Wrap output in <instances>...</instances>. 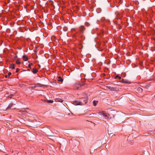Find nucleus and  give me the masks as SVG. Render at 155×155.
<instances>
[{
	"instance_id": "f257e3e1",
	"label": "nucleus",
	"mask_w": 155,
	"mask_h": 155,
	"mask_svg": "<svg viewBox=\"0 0 155 155\" xmlns=\"http://www.w3.org/2000/svg\"><path fill=\"white\" fill-rule=\"evenodd\" d=\"M81 101H75L73 102V104L75 105H82L86 104L87 102V100L86 98L82 99Z\"/></svg>"
},
{
	"instance_id": "f03ea898",
	"label": "nucleus",
	"mask_w": 155,
	"mask_h": 155,
	"mask_svg": "<svg viewBox=\"0 0 155 155\" xmlns=\"http://www.w3.org/2000/svg\"><path fill=\"white\" fill-rule=\"evenodd\" d=\"M84 85V84L80 82H78L74 84L73 88L75 90H78L79 89L80 87Z\"/></svg>"
},
{
	"instance_id": "7ed1b4c3",
	"label": "nucleus",
	"mask_w": 155,
	"mask_h": 155,
	"mask_svg": "<svg viewBox=\"0 0 155 155\" xmlns=\"http://www.w3.org/2000/svg\"><path fill=\"white\" fill-rule=\"evenodd\" d=\"M85 30V28L84 26H81L78 28V31L80 34V37L82 36L84 31Z\"/></svg>"
},
{
	"instance_id": "20e7f679",
	"label": "nucleus",
	"mask_w": 155,
	"mask_h": 155,
	"mask_svg": "<svg viewBox=\"0 0 155 155\" xmlns=\"http://www.w3.org/2000/svg\"><path fill=\"white\" fill-rule=\"evenodd\" d=\"M137 91L139 93H141L143 91V89L141 87H138L137 88Z\"/></svg>"
},
{
	"instance_id": "39448f33",
	"label": "nucleus",
	"mask_w": 155,
	"mask_h": 155,
	"mask_svg": "<svg viewBox=\"0 0 155 155\" xmlns=\"http://www.w3.org/2000/svg\"><path fill=\"white\" fill-rule=\"evenodd\" d=\"M23 60L24 61H27L28 60V58L27 56H25V55H23Z\"/></svg>"
},
{
	"instance_id": "423d86ee",
	"label": "nucleus",
	"mask_w": 155,
	"mask_h": 155,
	"mask_svg": "<svg viewBox=\"0 0 155 155\" xmlns=\"http://www.w3.org/2000/svg\"><path fill=\"white\" fill-rule=\"evenodd\" d=\"M32 72L34 74H36L38 72V70L35 68H33L32 69Z\"/></svg>"
},
{
	"instance_id": "0eeeda50",
	"label": "nucleus",
	"mask_w": 155,
	"mask_h": 155,
	"mask_svg": "<svg viewBox=\"0 0 155 155\" xmlns=\"http://www.w3.org/2000/svg\"><path fill=\"white\" fill-rule=\"evenodd\" d=\"M58 81H60V82H62L63 81V79L62 78H61V76H59L58 77Z\"/></svg>"
},
{
	"instance_id": "6e6552de",
	"label": "nucleus",
	"mask_w": 155,
	"mask_h": 155,
	"mask_svg": "<svg viewBox=\"0 0 155 155\" xmlns=\"http://www.w3.org/2000/svg\"><path fill=\"white\" fill-rule=\"evenodd\" d=\"M9 68L14 69L15 68V64H11Z\"/></svg>"
},
{
	"instance_id": "1a4fd4ad",
	"label": "nucleus",
	"mask_w": 155,
	"mask_h": 155,
	"mask_svg": "<svg viewBox=\"0 0 155 155\" xmlns=\"http://www.w3.org/2000/svg\"><path fill=\"white\" fill-rule=\"evenodd\" d=\"M11 74H12V73L11 72H9L8 74V75H5V78H7L8 77H9Z\"/></svg>"
},
{
	"instance_id": "9d476101",
	"label": "nucleus",
	"mask_w": 155,
	"mask_h": 155,
	"mask_svg": "<svg viewBox=\"0 0 155 155\" xmlns=\"http://www.w3.org/2000/svg\"><path fill=\"white\" fill-rule=\"evenodd\" d=\"M100 113H101L102 115L104 117H107V115L106 114H105L104 113H101L99 112Z\"/></svg>"
},
{
	"instance_id": "9b49d317",
	"label": "nucleus",
	"mask_w": 155,
	"mask_h": 155,
	"mask_svg": "<svg viewBox=\"0 0 155 155\" xmlns=\"http://www.w3.org/2000/svg\"><path fill=\"white\" fill-rule=\"evenodd\" d=\"M97 103H98V101H93V105L94 106H96L97 105Z\"/></svg>"
},
{
	"instance_id": "f8f14e48",
	"label": "nucleus",
	"mask_w": 155,
	"mask_h": 155,
	"mask_svg": "<svg viewBox=\"0 0 155 155\" xmlns=\"http://www.w3.org/2000/svg\"><path fill=\"white\" fill-rule=\"evenodd\" d=\"M121 82L124 83H129V82L127 81H126L124 79H122L121 80Z\"/></svg>"
},
{
	"instance_id": "ddd939ff",
	"label": "nucleus",
	"mask_w": 155,
	"mask_h": 155,
	"mask_svg": "<svg viewBox=\"0 0 155 155\" xmlns=\"http://www.w3.org/2000/svg\"><path fill=\"white\" fill-rule=\"evenodd\" d=\"M13 106V104H10L8 106V107L7 108V109H9V108H10L12 107V106Z\"/></svg>"
},
{
	"instance_id": "4468645a",
	"label": "nucleus",
	"mask_w": 155,
	"mask_h": 155,
	"mask_svg": "<svg viewBox=\"0 0 155 155\" xmlns=\"http://www.w3.org/2000/svg\"><path fill=\"white\" fill-rule=\"evenodd\" d=\"M56 101L57 102H59L62 103L63 102V100L61 99H57Z\"/></svg>"
},
{
	"instance_id": "2eb2a0df",
	"label": "nucleus",
	"mask_w": 155,
	"mask_h": 155,
	"mask_svg": "<svg viewBox=\"0 0 155 155\" xmlns=\"http://www.w3.org/2000/svg\"><path fill=\"white\" fill-rule=\"evenodd\" d=\"M85 25L87 27H88L90 25V24L88 22H86L85 23Z\"/></svg>"
},
{
	"instance_id": "dca6fc26",
	"label": "nucleus",
	"mask_w": 155,
	"mask_h": 155,
	"mask_svg": "<svg viewBox=\"0 0 155 155\" xmlns=\"http://www.w3.org/2000/svg\"><path fill=\"white\" fill-rule=\"evenodd\" d=\"M116 87H111L110 90L111 91H116Z\"/></svg>"
},
{
	"instance_id": "f3484780",
	"label": "nucleus",
	"mask_w": 155,
	"mask_h": 155,
	"mask_svg": "<svg viewBox=\"0 0 155 155\" xmlns=\"http://www.w3.org/2000/svg\"><path fill=\"white\" fill-rule=\"evenodd\" d=\"M9 94L8 93H6L5 95V96L6 97H9Z\"/></svg>"
},
{
	"instance_id": "a211bd4d",
	"label": "nucleus",
	"mask_w": 155,
	"mask_h": 155,
	"mask_svg": "<svg viewBox=\"0 0 155 155\" xmlns=\"http://www.w3.org/2000/svg\"><path fill=\"white\" fill-rule=\"evenodd\" d=\"M118 78L119 80H120L121 79V77L119 76L118 75H117L115 76V78Z\"/></svg>"
},
{
	"instance_id": "6ab92c4d",
	"label": "nucleus",
	"mask_w": 155,
	"mask_h": 155,
	"mask_svg": "<svg viewBox=\"0 0 155 155\" xmlns=\"http://www.w3.org/2000/svg\"><path fill=\"white\" fill-rule=\"evenodd\" d=\"M16 64H21V62L18 60H17L16 61Z\"/></svg>"
},
{
	"instance_id": "aec40b11",
	"label": "nucleus",
	"mask_w": 155,
	"mask_h": 155,
	"mask_svg": "<svg viewBox=\"0 0 155 155\" xmlns=\"http://www.w3.org/2000/svg\"><path fill=\"white\" fill-rule=\"evenodd\" d=\"M14 96V95L13 94H10L9 95V97L11 98Z\"/></svg>"
},
{
	"instance_id": "412c9836",
	"label": "nucleus",
	"mask_w": 155,
	"mask_h": 155,
	"mask_svg": "<svg viewBox=\"0 0 155 155\" xmlns=\"http://www.w3.org/2000/svg\"><path fill=\"white\" fill-rule=\"evenodd\" d=\"M47 102L49 103H52L53 101L52 100H48Z\"/></svg>"
},
{
	"instance_id": "4be33fe9",
	"label": "nucleus",
	"mask_w": 155,
	"mask_h": 155,
	"mask_svg": "<svg viewBox=\"0 0 155 155\" xmlns=\"http://www.w3.org/2000/svg\"><path fill=\"white\" fill-rule=\"evenodd\" d=\"M33 64L32 63H31V64H29L28 65V67L29 68H31V65H32Z\"/></svg>"
},
{
	"instance_id": "5701e85b",
	"label": "nucleus",
	"mask_w": 155,
	"mask_h": 155,
	"mask_svg": "<svg viewBox=\"0 0 155 155\" xmlns=\"http://www.w3.org/2000/svg\"><path fill=\"white\" fill-rule=\"evenodd\" d=\"M107 87L110 90L111 87H110V86H107Z\"/></svg>"
},
{
	"instance_id": "b1692460",
	"label": "nucleus",
	"mask_w": 155,
	"mask_h": 155,
	"mask_svg": "<svg viewBox=\"0 0 155 155\" xmlns=\"http://www.w3.org/2000/svg\"><path fill=\"white\" fill-rule=\"evenodd\" d=\"M108 133L110 134H110H112L111 133L110 131H108Z\"/></svg>"
},
{
	"instance_id": "393cba45",
	"label": "nucleus",
	"mask_w": 155,
	"mask_h": 155,
	"mask_svg": "<svg viewBox=\"0 0 155 155\" xmlns=\"http://www.w3.org/2000/svg\"><path fill=\"white\" fill-rule=\"evenodd\" d=\"M19 69L18 68H17L16 71V72L17 73L19 71Z\"/></svg>"
},
{
	"instance_id": "a878e982",
	"label": "nucleus",
	"mask_w": 155,
	"mask_h": 155,
	"mask_svg": "<svg viewBox=\"0 0 155 155\" xmlns=\"http://www.w3.org/2000/svg\"><path fill=\"white\" fill-rule=\"evenodd\" d=\"M36 87V86H31V87L32 88H33V89H34Z\"/></svg>"
},
{
	"instance_id": "bb28decb",
	"label": "nucleus",
	"mask_w": 155,
	"mask_h": 155,
	"mask_svg": "<svg viewBox=\"0 0 155 155\" xmlns=\"http://www.w3.org/2000/svg\"><path fill=\"white\" fill-rule=\"evenodd\" d=\"M153 79L154 80H155V76H154L153 77Z\"/></svg>"
},
{
	"instance_id": "cd10ccee",
	"label": "nucleus",
	"mask_w": 155,
	"mask_h": 155,
	"mask_svg": "<svg viewBox=\"0 0 155 155\" xmlns=\"http://www.w3.org/2000/svg\"><path fill=\"white\" fill-rule=\"evenodd\" d=\"M105 147H107V146H106H106H105Z\"/></svg>"
},
{
	"instance_id": "c85d7f7f",
	"label": "nucleus",
	"mask_w": 155,
	"mask_h": 155,
	"mask_svg": "<svg viewBox=\"0 0 155 155\" xmlns=\"http://www.w3.org/2000/svg\"><path fill=\"white\" fill-rule=\"evenodd\" d=\"M105 147H107V146H106H106H105Z\"/></svg>"
}]
</instances>
